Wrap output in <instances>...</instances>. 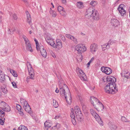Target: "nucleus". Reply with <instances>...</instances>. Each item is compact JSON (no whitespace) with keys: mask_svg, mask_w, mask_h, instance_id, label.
<instances>
[{"mask_svg":"<svg viewBox=\"0 0 130 130\" xmlns=\"http://www.w3.org/2000/svg\"><path fill=\"white\" fill-rule=\"evenodd\" d=\"M104 82L106 81L109 82L104 87L105 92L107 93L114 94L118 91V88L115 83L116 79L115 77L111 76H108L107 77L103 78Z\"/></svg>","mask_w":130,"mask_h":130,"instance_id":"1","label":"nucleus"},{"mask_svg":"<svg viewBox=\"0 0 130 130\" xmlns=\"http://www.w3.org/2000/svg\"><path fill=\"white\" fill-rule=\"evenodd\" d=\"M60 90L61 94L64 95L67 103L70 104L71 102L72 98L69 90L67 86L65 84L63 85L60 81L59 82Z\"/></svg>","mask_w":130,"mask_h":130,"instance_id":"2","label":"nucleus"},{"mask_svg":"<svg viewBox=\"0 0 130 130\" xmlns=\"http://www.w3.org/2000/svg\"><path fill=\"white\" fill-rule=\"evenodd\" d=\"M85 16L88 19L92 17L94 20H98L100 19L98 12L95 9L92 8H89L87 10Z\"/></svg>","mask_w":130,"mask_h":130,"instance_id":"3","label":"nucleus"},{"mask_svg":"<svg viewBox=\"0 0 130 130\" xmlns=\"http://www.w3.org/2000/svg\"><path fill=\"white\" fill-rule=\"evenodd\" d=\"M87 49V48L85 46L82 44H78L75 46V50L77 51L78 53L80 54V59L81 61L83 59L82 53L85 52Z\"/></svg>","mask_w":130,"mask_h":130,"instance_id":"4","label":"nucleus"},{"mask_svg":"<svg viewBox=\"0 0 130 130\" xmlns=\"http://www.w3.org/2000/svg\"><path fill=\"white\" fill-rule=\"evenodd\" d=\"M90 112L92 116L101 125H103V122L100 117L92 109H90Z\"/></svg>","mask_w":130,"mask_h":130,"instance_id":"5","label":"nucleus"},{"mask_svg":"<svg viewBox=\"0 0 130 130\" xmlns=\"http://www.w3.org/2000/svg\"><path fill=\"white\" fill-rule=\"evenodd\" d=\"M27 67L29 72V76L27 77V78L26 81L28 82V79L30 78L33 79L34 75V70L32 69L31 65L29 62H27Z\"/></svg>","mask_w":130,"mask_h":130,"instance_id":"6","label":"nucleus"},{"mask_svg":"<svg viewBox=\"0 0 130 130\" xmlns=\"http://www.w3.org/2000/svg\"><path fill=\"white\" fill-rule=\"evenodd\" d=\"M74 109L78 121H81L83 120V117L79 106H75Z\"/></svg>","mask_w":130,"mask_h":130,"instance_id":"7","label":"nucleus"},{"mask_svg":"<svg viewBox=\"0 0 130 130\" xmlns=\"http://www.w3.org/2000/svg\"><path fill=\"white\" fill-rule=\"evenodd\" d=\"M22 37L25 42L27 50L32 52L33 50L31 46V45L29 40L25 35H23Z\"/></svg>","mask_w":130,"mask_h":130,"instance_id":"8","label":"nucleus"},{"mask_svg":"<svg viewBox=\"0 0 130 130\" xmlns=\"http://www.w3.org/2000/svg\"><path fill=\"white\" fill-rule=\"evenodd\" d=\"M78 75L79 76L81 79L83 81L86 80V76L85 74L83 71L80 69H78L76 70Z\"/></svg>","mask_w":130,"mask_h":130,"instance_id":"9","label":"nucleus"},{"mask_svg":"<svg viewBox=\"0 0 130 130\" xmlns=\"http://www.w3.org/2000/svg\"><path fill=\"white\" fill-rule=\"evenodd\" d=\"M45 39L47 43L52 46L55 42L53 39L52 38L51 35L48 34L46 35L45 36Z\"/></svg>","mask_w":130,"mask_h":130,"instance_id":"10","label":"nucleus"},{"mask_svg":"<svg viewBox=\"0 0 130 130\" xmlns=\"http://www.w3.org/2000/svg\"><path fill=\"white\" fill-rule=\"evenodd\" d=\"M56 44L54 43L52 46L54 48H56L58 50H60L62 48V43L59 39H57L56 40Z\"/></svg>","mask_w":130,"mask_h":130,"instance_id":"11","label":"nucleus"},{"mask_svg":"<svg viewBox=\"0 0 130 130\" xmlns=\"http://www.w3.org/2000/svg\"><path fill=\"white\" fill-rule=\"evenodd\" d=\"M101 70L102 72L107 75H109L112 72L111 69L108 67H103L101 68Z\"/></svg>","mask_w":130,"mask_h":130,"instance_id":"12","label":"nucleus"},{"mask_svg":"<svg viewBox=\"0 0 130 130\" xmlns=\"http://www.w3.org/2000/svg\"><path fill=\"white\" fill-rule=\"evenodd\" d=\"M125 7V6L123 4H121L118 8V10L122 16L124 15L126 13V11L124 9V7Z\"/></svg>","mask_w":130,"mask_h":130,"instance_id":"13","label":"nucleus"},{"mask_svg":"<svg viewBox=\"0 0 130 130\" xmlns=\"http://www.w3.org/2000/svg\"><path fill=\"white\" fill-rule=\"evenodd\" d=\"M57 10L60 14L62 16L64 17H66V16L67 14L62 7L61 6H58L57 7Z\"/></svg>","mask_w":130,"mask_h":130,"instance_id":"14","label":"nucleus"},{"mask_svg":"<svg viewBox=\"0 0 130 130\" xmlns=\"http://www.w3.org/2000/svg\"><path fill=\"white\" fill-rule=\"evenodd\" d=\"M90 48V51L94 54L98 49V45L96 44L93 43L91 45Z\"/></svg>","mask_w":130,"mask_h":130,"instance_id":"15","label":"nucleus"},{"mask_svg":"<svg viewBox=\"0 0 130 130\" xmlns=\"http://www.w3.org/2000/svg\"><path fill=\"white\" fill-rule=\"evenodd\" d=\"M94 107L99 111H102L104 109V106L100 102L96 104V105H95Z\"/></svg>","mask_w":130,"mask_h":130,"instance_id":"16","label":"nucleus"},{"mask_svg":"<svg viewBox=\"0 0 130 130\" xmlns=\"http://www.w3.org/2000/svg\"><path fill=\"white\" fill-rule=\"evenodd\" d=\"M90 101L94 106L95 105H96V104L100 102L97 99L93 96L91 97Z\"/></svg>","mask_w":130,"mask_h":130,"instance_id":"17","label":"nucleus"},{"mask_svg":"<svg viewBox=\"0 0 130 130\" xmlns=\"http://www.w3.org/2000/svg\"><path fill=\"white\" fill-rule=\"evenodd\" d=\"M121 75L122 77H124L127 78H130V73L128 72H126L125 70L123 71L121 73Z\"/></svg>","mask_w":130,"mask_h":130,"instance_id":"18","label":"nucleus"},{"mask_svg":"<svg viewBox=\"0 0 130 130\" xmlns=\"http://www.w3.org/2000/svg\"><path fill=\"white\" fill-rule=\"evenodd\" d=\"M111 24L113 26L117 27L119 25V22L116 19H112L111 20Z\"/></svg>","mask_w":130,"mask_h":130,"instance_id":"19","label":"nucleus"},{"mask_svg":"<svg viewBox=\"0 0 130 130\" xmlns=\"http://www.w3.org/2000/svg\"><path fill=\"white\" fill-rule=\"evenodd\" d=\"M26 105H25L23 106L26 112H28L30 114H32V112L31 110V108L29 105L28 103Z\"/></svg>","mask_w":130,"mask_h":130,"instance_id":"20","label":"nucleus"},{"mask_svg":"<svg viewBox=\"0 0 130 130\" xmlns=\"http://www.w3.org/2000/svg\"><path fill=\"white\" fill-rule=\"evenodd\" d=\"M65 36L67 38L73 41L75 43H77V39L73 36L70 34H66L65 35Z\"/></svg>","mask_w":130,"mask_h":130,"instance_id":"21","label":"nucleus"},{"mask_svg":"<svg viewBox=\"0 0 130 130\" xmlns=\"http://www.w3.org/2000/svg\"><path fill=\"white\" fill-rule=\"evenodd\" d=\"M52 124V122L49 120H47L44 123V125L45 128L47 127H50Z\"/></svg>","mask_w":130,"mask_h":130,"instance_id":"22","label":"nucleus"},{"mask_svg":"<svg viewBox=\"0 0 130 130\" xmlns=\"http://www.w3.org/2000/svg\"><path fill=\"white\" fill-rule=\"evenodd\" d=\"M40 51L42 56L46 58L47 56V53L46 50L43 47L41 49L40 48Z\"/></svg>","mask_w":130,"mask_h":130,"instance_id":"23","label":"nucleus"},{"mask_svg":"<svg viewBox=\"0 0 130 130\" xmlns=\"http://www.w3.org/2000/svg\"><path fill=\"white\" fill-rule=\"evenodd\" d=\"M109 125L110 128L112 130H115L117 128V126L110 122L109 123Z\"/></svg>","mask_w":130,"mask_h":130,"instance_id":"24","label":"nucleus"},{"mask_svg":"<svg viewBox=\"0 0 130 130\" xmlns=\"http://www.w3.org/2000/svg\"><path fill=\"white\" fill-rule=\"evenodd\" d=\"M6 86V85H3L1 87L2 92L5 93H7L8 92V90Z\"/></svg>","mask_w":130,"mask_h":130,"instance_id":"25","label":"nucleus"},{"mask_svg":"<svg viewBox=\"0 0 130 130\" xmlns=\"http://www.w3.org/2000/svg\"><path fill=\"white\" fill-rule=\"evenodd\" d=\"M77 7L79 9H82L84 7L83 3L81 2H78L76 3Z\"/></svg>","mask_w":130,"mask_h":130,"instance_id":"26","label":"nucleus"},{"mask_svg":"<svg viewBox=\"0 0 130 130\" xmlns=\"http://www.w3.org/2000/svg\"><path fill=\"white\" fill-rule=\"evenodd\" d=\"M27 13H26L27 21L30 25L31 22V18L30 14L28 13V12H27Z\"/></svg>","mask_w":130,"mask_h":130,"instance_id":"27","label":"nucleus"},{"mask_svg":"<svg viewBox=\"0 0 130 130\" xmlns=\"http://www.w3.org/2000/svg\"><path fill=\"white\" fill-rule=\"evenodd\" d=\"M5 79L4 75L2 72L0 70V82H2Z\"/></svg>","mask_w":130,"mask_h":130,"instance_id":"28","label":"nucleus"},{"mask_svg":"<svg viewBox=\"0 0 130 130\" xmlns=\"http://www.w3.org/2000/svg\"><path fill=\"white\" fill-rule=\"evenodd\" d=\"M60 127V124L57 123L56 125L54 126L52 128V130H58Z\"/></svg>","mask_w":130,"mask_h":130,"instance_id":"29","label":"nucleus"},{"mask_svg":"<svg viewBox=\"0 0 130 130\" xmlns=\"http://www.w3.org/2000/svg\"><path fill=\"white\" fill-rule=\"evenodd\" d=\"M103 51H104L106 49H108L109 48V46H108L106 44H105L101 45Z\"/></svg>","mask_w":130,"mask_h":130,"instance_id":"30","label":"nucleus"},{"mask_svg":"<svg viewBox=\"0 0 130 130\" xmlns=\"http://www.w3.org/2000/svg\"><path fill=\"white\" fill-rule=\"evenodd\" d=\"M10 73L12 75L15 77H17V74L16 72L14 70L12 69H10Z\"/></svg>","mask_w":130,"mask_h":130,"instance_id":"31","label":"nucleus"},{"mask_svg":"<svg viewBox=\"0 0 130 130\" xmlns=\"http://www.w3.org/2000/svg\"><path fill=\"white\" fill-rule=\"evenodd\" d=\"M50 9L51 10L50 11V13L52 15L53 17H55L57 15V13L55 11L53 10H51V8Z\"/></svg>","mask_w":130,"mask_h":130,"instance_id":"32","label":"nucleus"},{"mask_svg":"<svg viewBox=\"0 0 130 130\" xmlns=\"http://www.w3.org/2000/svg\"><path fill=\"white\" fill-rule=\"evenodd\" d=\"M20 102L22 105H23V106L25 105H27L28 103L26 101L23 99H20Z\"/></svg>","mask_w":130,"mask_h":130,"instance_id":"33","label":"nucleus"},{"mask_svg":"<svg viewBox=\"0 0 130 130\" xmlns=\"http://www.w3.org/2000/svg\"><path fill=\"white\" fill-rule=\"evenodd\" d=\"M10 15V16H12V17L14 20H17L18 19V17L17 15L14 13L10 12L9 13Z\"/></svg>","mask_w":130,"mask_h":130,"instance_id":"34","label":"nucleus"},{"mask_svg":"<svg viewBox=\"0 0 130 130\" xmlns=\"http://www.w3.org/2000/svg\"><path fill=\"white\" fill-rule=\"evenodd\" d=\"M19 130H28L27 128L25 126L23 125H21L18 128Z\"/></svg>","mask_w":130,"mask_h":130,"instance_id":"35","label":"nucleus"},{"mask_svg":"<svg viewBox=\"0 0 130 130\" xmlns=\"http://www.w3.org/2000/svg\"><path fill=\"white\" fill-rule=\"evenodd\" d=\"M53 104L55 108H57L58 106V102L55 100H53Z\"/></svg>","mask_w":130,"mask_h":130,"instance_id":"36","label":"nucleus"},{"mask_svg":"<svg viewBox=\"0 0 130 130\" xmlns=\"http://www.w3.org/2000/svg\"><path fill=\"white\" fill-rule=\"evenodd\" d=\"M121 120L124 122H129V121L127 119H126L124 117H122L121 118Z\"/></svg>","mask_w":130,"mask_h":130,"instance_id":"37","label":"nucleus"},{"mask_svg":"<svg viewBox=\"0 0 130 130\" xmlns=\"http://www.w3.org/2000/svg\"><path fill=\"white\" fill-rule=\"evenodd\" d=\"M97 4L96 2L94 1H92L90 3V5L93 7L95 6Z\"/></svg>","mask_w":130,"mask_h":130,"instance_id":"38","label":"nucleus"},{"mask_svg":"<svg viewBox=\"0 0 130 130\" xmlns=\"http://www.w3.org/2000/svg\"><path fill=\"white\" fill-rule=\"evenodd\" d=\"M5 115V113L4 112L0 109V117H3Z\"/></svg>","mask_w":130,"mask_h":130,"instance_id":"39","label":"nucleus"},{"mask_svg":"<svg viewBox=\"0 0 130 130\" xmlns=\"http://www.w3.org/2000/svg\"><path fill=\"white\" fill-rule=\"evenodd\" d=\"M15 29L14 28H13L12 29H9V33L11 34L13 33V32L15 30Z\"/></svg>","mask_w":130,"mask_h":130,"instance_id":"40","label":"nucleus"},{"mask_svg":"<svg viewBox=\"0 0 130 130\" xmlns=\"http://www.w3.org/2000/svg\"><path fill=\"white\" fill-rule=\"evenodd\" d=\"M113 43V42L111 41V40H110L107 43H106L107 45L109 46V47H110V45L112 44Z\"/></svg>","mask_w":130,"mask_h":130,"instance_id":"41","label":"nucleus"},{"mask_svg":"<svg viewBox=\"0 0 130 130\" xmlns=\"http://www.w3.org/2000/svg\"><path fill=\"white\" fill-rule=\"evenodd\" d=\"M75 118L71 119V121L73 124L74 125H75L76 124V122Z\"/></svg>","mask_w":130,"mask_h":130,"instance_id":"42","label":"nucleus"},{"mask_svg":"<svg viewBox=\"0 0 130 130\" xmlns=\"http://www.w3.org/2000/svg\"><path fill=\"white\" fill-rule=\"evenodd\" d=\"M22 109L18 111L19 113L21 116L23 117H24L25 115H24L23 112L22 111Z\"/></svg>","mask_w":130,"mask_h":130,"instance_id":"43","label":"nucleus"},{"mask_svg":"<svg viewBox=\"0 0 130 130\" xmlns=\"http://www.w3.org/2000/svg\"><path fill=\"white\" fill-rule=\"evenodd\" d=\"M70 117L71 119L75 118V116L74 112H71Z\"/></svg>","mask_w":130,"mask_h":130,"instance_id":"44","label":"nucleus"},{"mask_svg":"<svg viewBox=\"0 0 130 130\" xmlns=\"http://www.w3.org/2000/svg\"><path fill=\"white\" fill-rule=\"evenodd\" d=\"M17 110L18 111L20 110H21V106L19 104H17L16 106Z\"/></svg>","mask_w":130,"mask_h":130,"instance_id":"45","label":"nucleus"},{"mask_svg":"<svg viewBox=\"0 0 130 130\" xmlns=\"http://www.w3.org/2000/svg\"><path fill=\"white\" fill-rule=\"evenodd\" d=\"M5 119H4L3 120L2 119H0V124L1 125H3L4 124V120Z\"/></svg>","mask_w":130,"mask_h":130,"instance_id":"46","label":"nucleus"},{"mask_svg":"<svg viewBox=\"0 0 130 130\" xmlns=\"http://www.w3.org/2000/svg\"><path fill=\"white\" fill-rule=\"evenodd\" d=\"M60 37L61 38V39L63 41H65V37L62 35H61Z\"/></svg>","mask_w":130,"mask_h":130,"instance_id":"47","label":"nucleus"},{"mask_svg":"<svg viewBox=\"0 0 130 130\" xmlns=\"http://www.w3.org/2000/svg\"><path fill=\"white\" fill-rule=\"evenodd\" d=\"M11 83L13 87H14V88H16L17 87L16 84L15 82H12Z\"/></svg>","mask_w":130,"mask_h":130,"instance_id":"48","label":"nucleus"},{"mask_svg":"<svg viewBox=\"0 0 130 130\" xmlns=\"http://www.w3.org/2000/svg\"><path fill=\"white\" fill-rule=\"evenodd\" d=\"M61 116L60 115H58L56 116L55 118L54 119H58L59 118H61Z\"/></svg>","mask_w":130,"mask_h":130,"instance_id":"49","label":"nucleus"},{"mask_svg":"<svg viewBox=\"0 0 130 130\" xmlns=\"http://www.w3.org/2000/svg\"><path fill=\"white\" fill-rule=\"evenodd\" d=\"M39 44H36V48L37 50L39 51L40 50V48L39 46Z\"/></svg>","mask_w":130,"mask_h":130,"instance_id":"50","label":"nucleus"},{"mask_svg":"<svg viewBox=\"0 0 130 130\" xmlns=\"http://www.w3.org/2000/svg\"><path fill=\"white\" fill-rule=\"evenodd\" d=\"M127 79H124L122 81V82L123 83H125L127 82Z\"/></svg>","mask_w":130,"mask_h":130,"instance_id":"51","label":"nucleus"},{"mask_svg":"<svg viewBox=\"0 0 130 130\" xmlns=\"http://www.w3.org/2000/svg\"><path fill=\"white\" fill-rule=\"evenodd\" d=\"M34 41L36 42V44H39V43L37 41V40L36 39H34Z\"/></svg>","mask_w":130,"mask_h":130,"instance_id":"52","label":"nucleus"},{"mask_svg":"<svg viewBox=\"0 0 130 130\" xmlns=\"http://www.w3.org/2000/svg\"><path fill=\"white\" fill-rule=\"evenodd\" d=\"M48 51L50 54L53 52V51L49 49H48Z\"/></svg>","mask_w":130,"mask_h":130,"instance_id":"53","label":"nucleus"},{"mask_svg":"<svg viewBox=\"0 0 130 130\" xmlns=\"http://www.w3.org/2000/svg\"><path fill=\"white\" fill-rule=\"evenodd\" d=\"M51 56L54 58H55L56 57V56L55 54L54 53L53 54L51 55Z\"/></svg>","mask_w":130,"mask_h":130,"instance_id":"54","label":"nucleus"},{"mask_svg":"<svg viewBox=\"0 0 130 130\" xmlns=\"http://www.w3.org/2000/svg\"><path fill=\"white\" fill-rule=\"evenodd\" d=\"M94 59V57H92L91 60L89 61V62H90V63L92 62L93 60Z\"/></svg>","mask_w":130,"mask_h":130,"instance_id":"55","label":"nucleus"},{"mask_svg":"<svg viewBox=\"0 0 130 130\" xmlns=\"http://www.w3.org/2000/svg\"><path fill=\"white\" fill-rule=\"evenodd\" d=\"M62 2L64 4H65L66 3V0H61Z\"/></svg>","mask_w":130,"mask_h":130,"instance_id":"56","label":"nucleus"},{"mask_svg":"<svg viewBox=\"0 0 130 130\" xmlns=\"http://www.w3.org/2000/svg\"><path fill=\"white\" fill-rule=\"evenodd\" d=\"M90 62H88L87 64V66L88 67L90 65Z\"/></svg>","mask_w":130,"mask_h":130,"instance_id":"57","label":"nucleus"},{"mask_svg":"<svg viewBox=\"0 0 130 130\" xmlns=\"http://www.w3.org/2000/svg\"><path fill=\"white\" fill-rule=\"evenodd\" d=\"M4 111H7V108H3V109H2Z\"/></svg>","mask_w":130,"mask_h":130,"instance_id":"58","label":"nucleus"},{"mask_svg":"<svg viewBox=\"0 0 130 130\" xmlns=\"http://www.w3.org/2000/svg\"><path fill=\"white\" fill-rule=\"evenodd\" d=\"M55 92L57 93H58L59 92V91L58 89L57 88L56 89V90H55Z\"/></svg>","mask_w":130,"mask_h":130,"instance_id":"59","label":"nucleus"},{"mask_svg":"<svg viewBox=\"0 0 130 130\" xmlns=\"http://www.w3.org/2000/svg\"><path fill=\"white\" fill-rule=\"evenodd\" d=\"M90 89H91V90H94L95 88V87L94 86L92 88H91L90 87H89Z\"/></svg>","mask_w":130,"mask_h":130,"instance_id":"60","label":"nucleus"},{"mask_svg":"<svg viewBox=\"0 0 130 130\" xmlns=\"http://www.w3.org/2000/svg\"><path fill=\"white\" fill-rule=\"evenodd\" d=\"M71 112H73V108H72L71 109Z\"/></svg>","mask_w":130,"mask_h":130,"instance_id":"61","label":"nucleus"},{"mask_svg":"<svg viewBox=\"0 0 130 130\" xmlns=\"http://www.w3.org/2000/svg\"><path fill=\"white\" fill-rule=\"evenodd\" d=\"M80 34L82 35H85V34H84L82 32H81V33Z\"/></svg>","mask_w":130,"mask_h":130,"instance_id":"62","label":"nucleus"},{"mask_svg":"<svg viewBox=\"0 0 130 130\" xmlns=\"http://www.w3.org/2000/svg\"><path fill=\"white\" fill-rule=\"evenodd\" d=\"M129 17H130V7L129 8Z\"/></svg>","mask_w":130,"mask_h":130,"instance_id":"63","label":"nucleus"},{"mask_svg":"<svg viewBox=\"0 0 130 130\" xmlns=\"http://www.w3.org/2000/svg\"><path fill=\"white\" fill-rule=\"evenodd\" d=\"M51 4H52V6H53V8H54V5L52 3H51Z\"/></svg>","mask_w":130,"mask_h":130,"instance_id":"64","label":"nucleus"}]
</instances>
